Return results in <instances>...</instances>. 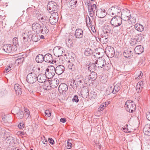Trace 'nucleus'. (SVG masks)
Masks as SVG:
<instances>
[{
    "label": "nucleus",
    "mask_w": 150,
    "mask_h": 150,
    "mask_svg": "<svg viewBox=\"0 0 150 150\" xmlns=\"http://www.w3.org/2000/svg\"><path fill=\"white\" fill-rule=\"evenodd\" d=\"M125 107L126 110L129 112H132L135 110V105L131 100L126 101Z\"/></svg>",
    "instance_id": "f257e3e1"
},
{
    "label": "nucleus",
    "mask_w": 150,
    "mask_h": 150,
    "mask_svg": "<svg viewBox=\"0 0 150 150\" xmlns=\"http://www.w3.org/2000/svg\"><path fill=\"white\" fill-rule=\"evenodd\" d=\"M122 19L121 17L117 16L113 17L110 21L111 25L114 27L120 26L122 23Z\"/></svg>",
    "instance_id": "f03ea898"
},
{
    "label": "nucleus",
    "mask_w": 150,
    "mask_h": 150,
    "mask_svg": "<svg viewBox=\"0 0 150 150\" xmlns=\"http://www.w3.org/2000/svg\"><path fill=\"white\" fill-rule=\"evenodd\" d=\"M55 73L54 67L53 66H48L46 69L45 74L48 79L51 78L54 75Z\"/></svg>",
    "instance_id": "7ed1b4c3"
},
{
    "label": "nucleus",
    "mask_w": 150,
    "mask_h": 150,
    "mask_svg": "<svg viewBox=\"0 0 150 150\" xmlns=\"http://www.w3.org/2000/svg\"><path fill=\"white\" fill-rule=\"evenodd\" d=\"M110 15L112 17L117 16L120 13L121 10L120 7L117 6H112L109 9Z\"/></svg>",
    "instance_id": "20e7f679"
},
{
    "label": "nucleus",
    "mask_w": 150,
    "mask_h": 150,
    "mask_svg": "<svg viewBox=\"0 0 150 150\" xmlns=\"http://www.w3.org/2000/svg\"><path fill=\"white\" fill-rule=\"evenodd\" d=\"M37 80V75L34 72L29 73L26 77L27 81L30 83H33Z\"/></svg>",
    "instance_id": "39448f33"
},
{
    "label": "nucleus",
    "mask_w": 150,
    "mask_h": 150,
    "mask_svg": "<svg viewBox=\"0 0 150 150\" xmlns=\"http://www.w3.org/2000/svg\"><path fill=\"white\" fill-rule=\"evenodd\" d=\"M130 13L129 10L125 9L122 11L121 18L124 21H127L131 15Z\"/></svg>",
    "instance_id": "423d86ee"
},
{
    "label": "nucleus",
    "mask_w": 150,
    "mask_h": 150,
    "mask_svg": "<svg viewBox=\"0 0 150 150\" xmlns=\"http://www.w3.org/2000/svg\"><path fill=\"white\" fill-rule=\"evenodd\" d=\"M58 20V13L54 12L52 13L50 18V21L52 25H54Z\"/></svg>",
    "instance_id": "0eeeda50"
},
{
    "label": "nucleus",
    "mask_w": 150,
    "mask_h": 150,
    "mask_svg": "<svg viewBox=\"0 0 150 150\" xmlns=\"http://www.w3.org/2000/svg\"><path fill=\"white\" fill-rule=\"evenodd\" d=\"M105 62L106 61L103 58H99L95 62V66L98 68H101L104 67Z\"/></svg>",
    "instance_id": "6e6552de"
},
{
    "label": "nucleus",
    "mask_w": 150,
    "mask_h": 150,
    "mask_svg": "<svg viewBox=\"0 0 150 150\" xmlns=\"http://www.w3.org/2000/svg\"><path fill=\"white\" fill-rule=\"evenodd\" d=\"M47 9L51 11H57V3L54 1L49 2L47 5Z\"/></svg>",
    "instance_id": "1a4fd4ad"
},
{
    "label": "nucleus",
    "mask_w": 150,
    "mask_h": 150,
    "mask_svg": "<svg viewBox=\"0 0 150 150\" xmlns=\"http://www.w3.org/2000/svg\"><path fill=\"white\" fill-rule=\"evenodd\" d=\"M63 49L60 46H56L54 47L53 50L54 55L56 57H59L62 55L63 53Z\"/></svg>",
    "instance_id": "9d476101"
},
{
    "label": "nucleus",
    "mask_w": 150,
    "mask_h": 150,
    "mask_svg": "<svg viewBox=\"0 0 150 150\" xmlns=\"http://www.w3.org/2000/svg\"><path fill=\"white\" fill-rule=\"evenodd\" d=\"M105 53L108 57L112 58L115 54L114 48L110 46L107 47L105 49Z\"/></svg>",
    "instance_id": "9b49d317"
},
{
    "label": "nucleus",
    "mask_w": 150,
    "mask_h": 150,
    "mask_svg": "<svg viewBox=\"0 0 150 150\" xmlns=\"http://www.w3.org/2000/svg\"><path fill=\"white\" fill-rule=\"evenodd\" d=\"M32 28L33 30L36 33H40L42 26L40 24L37 23H34L32 25Z\"/></svg>",
    "instance_id": "f8f14e48"
},
{
    "label": "nucleus",
    "mask_w": 150,
    "mask_h": 150,
    "mask_svg": "<svg viewBox=\"0 0 150 150\" xmlns=\"http://www.w3.org/2000/svg\"><path fill=\"white\" fill-rule=\"evenodd\" d=\"M47 78L46 75L43 74H40L37 76V80L40 83H48V81H46Z\"/></svg>",
    "instance_id": "ddd939ff"
},
{
    "label": "nucleus",
    "mask_w": 150,
    "mask_h": 150,
    "mask_svg": "<svg viewBox=\"0 0 150 150\" xmlns=\"http://www.w3.org/2000/svg\"><path fill=\"white\" fill-rule=\"evenodd\" d=\"M48 82L50 84V87L53 88H56L58 86L59 83V81L57 79H52Z\"/></svg>",
    "instance_id": "4468645a"
},
{
    "label": "nucleus",
    "mask_w": 150,
    "mask_h": 150,
    "mask_svg": "<svg viewBox=\"0 0 150 150\" xmlns=\"http://www.w3.org/2000/svg\"><path fill=\"white\" fill-rule=\"evenodd\" d=\"M96 15L99 18H102L106 15V13L104 9H99L96 12Z\"/></svg>",
    "instance_id": "2eb2a0df"
},
{
    "label": "nucleus",
    "mask_w": 150,
    "mask_h": 150,
    "mask_svg": "<svg viewBox=\"0 0 150 150\" xmlns=\"http://www.w3.org/2000/svg\"><path fill=\"white\" fill-rule=\"evenodd\" d=\"M110 36V35L103 34L100 36V40L103 43L106 44L108 42Z\"/></svg>",
    "instance_id": "dca6fc26"
},
{
    "label": "nucleus",
    "mask_w": 150,
    "mask_h": 150,
    "mask_svg": "<svg viewBox=\"0 0 150 150\" xmlns=\"http://www.w3.org/2000/svg\"><path fill=\"white\" fill-rule=\"evenodd\" d=\"M68 89L67 85L64 83H62L59 86L58 90L60 93H64Z\"/></svg>",
    "instance_id": "f3484780"
},
{
    "label": "nucleus",
    "mask_w": 150,
    "mask_h": 150,
    "mask_svg": "<svg viewBox=\"0 0 150 150\" xmlns=\"http://www.w3.org/2000/svg\"><path fill=\"white\" fill-rule=\"evenodd\" d=\"M112 27L110 25H105L104 27L103 30V33L110 36L111 34Z\"/></svg>",
    "instance_id": "a211bd4d"
},
{
    "label": "nucleus",
    "mask_w": 150,
    "mask_h": 150,
    "mask_svg": "<svg viewBox=\"0 0 150 150\" xmlns=\"http://www.w3.org/2000/svg\"><path fill=\"white\" fill-rule=\"evenodd\" d=\"M32 35L31 31L28 30H26L25 32L23 34V40L25 41H26L28 39L30 40Z\"/></svg>",
    "instance_id": "6ab92c4d"
},
{
    "label": "nucleus",
    "mask_w": 150,
    "mask_h": 150,
    "mask_svg": "<svg viewBox=\"0 0 150 150\" xmlns=\"http://www.w3.org/2000/svg\"><path fill=\"white\" fill-rule=\"evenodd\" d=\"M65 68L62 65H59L57 66L55 68V73L59 75L62 74L64 71Z\"/></svg>",
    "instance_id": "aec40b11"
},
{
    "label": "nucleus",
    "mask_w": 150,
    "mask_h": 150,
    "mask_svg": "<svg viewBox=\"0 0 150 150\" xmlns=\"http://www.w3.org/2000/svg\"><path fill=\"white\" fill-rule=\"evenodd\" d=\"M75 62L70 60H69L67 63V66L69 69L71 71H74L75 68V66L74 64Z\"/></svg>",
    "instance_id": "412c9836"
},
{
    "label": "nucleus",
    "mask_w": 150,
    "mask_h": 150,
    "mask_svg": "<svg viewBox=\"0 0 150 150\" xmlns=\"http://www.w3.org/2000/svg\"><path fill=\"white\" fill-rule=\"evenodd\" d=\"M44 61L46 62L52 63L53 62L52 55L49 53L46 54L44 56Z\"/></svg>",
    "instance_id": "4be33fe9"
},
{
    "label": "nucleus",
    "mask_w": 150,
    "mask_h": 150,
    "mask_svg": "<svg viewBox=\"0 0 150 150\" xmlns=\"http://www.w3.org/2000/svg\"><path fill=\"white\" fill-rule=\"evenodd\" d=\"M12 46L10 44H7L4 45L3 47L4 50L7 53H10L11 52L13 49L12 48Z\"/></svg>",
    "instance_id": "5701e85b"
},
{
    "label": "nucleus",
    "mask_w": 150,
    "mask_h": 150,
    "mask_svg": "<svg viewBox=\"0 0 150 150\" xmlns=\"http://www.w3.org/2000/svg\"><path fill=\"white\" fill-rule=\"evenodd\" d=\"M75 34L76 38H81L83 36V31L81 29H78L76 30Z\"/></svg>",
    "instance_id": "b1692460"
},
{
    "label": "nucleus",
    "mask_w": 150,
    "mask_h": 150,
    "mask_svg": "<svg viewBox=\"0 0 150 150\" xmlns=\"http://www.w3.org/2000/svg\"><path fill=\"white\" fill-rule=\"evenodd\" d=\"M100 50H102L101 49H97L96 50L95 52L93 53V55L95 58L98 59L101 57L102 56V54L100 52Z\"/></svg>",
    "instance_id": "393cba45"
},
{
    "label": "nucleus",
    "mask_w": 150,
    "mask_h": 150,
    "mask_svg": "<svg viewBox=\"0 0 150 150\" xmlns=\"http://www.w3.org/2000/svg\"><path fill=\"white\" fill-rule=\"evenodd\" d=\"M135 53L137 54L142 53L143 52V47L140 45L136 46L134 49Z\"/></svg>",
    "instance_id": "a878e982"
},
{
    "label": "nucleus",
    "mask_w": 150,
    "mask_h": 150,
    "mask_svg": "<svg viewBox=\"0 0 150 150\" xmlns=\"http://www.w3.org/2000/svg\"><path fill=\"white\" fill-rule=\"evenodd\" d=\"M136 15L135 14L131 15L129 20L127 21L129 24H133L136 22Z\"/></svg>",
    "instance_id": "bb28decb"
},
{
    "label": "nucleus",
    "mask_w": 150,
    "mask_h": 150,
    "mask_svg": "<svg viewBox=\"0 0 150 150\" xmlns=\"http://www.w3.org/2000/svg\"><path fill=\"white\" fill-rule=\"evenodd\" d=\"M143 131L145 135L150 136V125L147 124L144 127Z\"/></svg>",
    "instance_id": "cd10ccee"
},
{
    "label": "nucleus",
    "mask_w": 150,
    "mask_h": 150,
    "mask_svg": "<svg viewBox=\"0 0 150 150\" xmlns=\"http://www.w3.org/2000/svg\"><path fill=\"white\" fill-rule=\"evenodd\" d=\"M14 87L16 94L18 95H21L22 91L21 86L18 84H16L15 85Z\"/></svg>",
    "instance_id": "c85d7f7f"
},
{
    "label": "nucleus",
    "mask_w": 150,
    "mask_h": 150,
    "mask_svg": "<svg viewBox=\"0 0 150 150\" xmlns=\"http://www.w3.org/2000/svg\"><path fill=\"white\" fill-rule=\"evenodd\" d=\"M132 51L130 49L126 50L125 51L123 54L124 56L126 58H130L132 56Z\"/></svg>",
    "instance_id": "c756f323"
},
{
    "label": "nucleus",
    "mask_w": 150,
    "mask_h": 150,
    "mask_svg": "<svg viewBox=\"0 0 150 150\" xmlns=\"http://www.w3.org/2000/svg\"><path fill=\"white\" fill-rule=\"evenodd\" d=\"M6 141L7 143L12 145L14 142V139L12 136H9L6 137Z\"/></svg>",
    "instance_id": "7c9ffc66"
},
{
    "label": "nucleus",
    "mask_w": 150,
    "mask_h": 150,
    "mask_svg": "<svg viewBox=\"0 0 150 150\" xmlns=\"http://www.w3.org/2000/svg\"><path fill=\"white\" fill-rule=\"evenodd\" d=\"M135 29L138 31L142 32L144 30L143 26L139 23H137L134 25Z\"/></svg>",
    "instance_id": "2f4dec72"
},
{
    "label": "nucleus",
    "mask_w": 150,
    "mask_h": 150,
    "mask_svg": "<svg viewBox=\"0 0 150 150\" xmlns=\"http://www.w3.org/2000/svg\"><path fill=\"white\" fill-rule=\"evenodd\" d=\"M35 59L38 63H41L44 60V56L42 54H39L36 56Z\"/></svg>",
    "instance_id": "473e14b6"
},
{
    "label": "nucleus",
    "mask_w": 150,
    "mask_h": 150,
    "mask_svg": "<svg viewBox=\"0 0 150 150\" xmlns=\"http://www.w3.org/2000/svg\"><path fill=\"white\" fill-rule=\"evenodd\" d=\"M13 48L14 47L13 49V51H16L17 50V45L18 44V39L16 38H14L13 39Z\"/></svg>",
    "instance_id": "72a5a7b5"
},
{
    "label": "nucleus",
    "mask_w": 150,
    "mask_h": 150,
    "mask_svg": "<svg viewBox=\"0 0 150 150\" xmlns=\"http://www.w3.org/2000/svg\"><path fill=\"white\" fill-rule=\"evenodd\" d=\"M77 2V1L76 0H70L69 4V8L71 9L74 8L76 6V5Z\"/></svg>",
    "instance_id": "f704fd0d"
},
{
    "label": "nucleus",
    "mask_w": 150,
    "mask_h": 150,
    "mask_svg": "<svg viewBox=\"0 0 150 150\" xmlns=\"http://www.w3.org/2000/svg\"><path fill=\"white\" fill-rule=\"evenodd\" d=\"M49 32V28L48 27L46 26H43L41 29V31L40 33H42L43 34H47Z\"/></svg>",
    "instance_id": "c9c22d12"
},
{
    "label": "nucleus",
    "mask_w": 150,
    "mask_h": 150,
    "mask_svg": "<svg viewBox=\"0 0 150 150\" xmlns=\"http://www.w3.org/2000/svg\"><path fill=\"white\" fill-rule=\"evenodd\" d=\"M92 81L95 80L97 78V74L95 72H92L89 76Z\"/></svg>",
    "instance_id": "e433bc0d"
},
{
    "label": "nucleus",
    "mask_w": 150,
    "mask_h": 150,
    "mask_svg": "<svg viewBox=\"0 0 150 150\" xmlns=\"http://www.w3.org/2000/svg\"><path fill=\"white\" fill-rule=\"evenodd\" d=\"M97 67L95 66V63L91 64L88 67V70L91 72H94Z\"/></svg>",
    "instance_id": "4c0bfd02"
},
{
    "label": "nucleus",
    "mask_w": 150,
    "mask_h": 150,
    "mask_svg": "<svg viewBox=\"0 0 150 150\" xmlns=\"http://www.w3.org/2000/svg\"><path fill=\"white\" fill-rule=\"evenodd\" d=\"M40 21L45 23H47L49 21V17L46 16H42L40 19ZM44 24V23H42Z\"/></svg>",
    "instance_id": "58836bf2"
},
{
    "label": "nucleus",
    "mask_w": 150,
    "mask_h": 150,
    "mask_svg": "<svg viewBox=\"0 0 150 150\" xmlns=\"http://www.w3.org/2000/svg\"><path fill=\"white\" fill-rule=\"evenodd\" d=\"M120 86L116 85L115 86L112 92L114 94H116L120 90Z\"/></svg>",
    "instance_id": "ea45409f"
},
{
    "label": "nucleus",
    "mask_w": 150,
    "mask_h": 150,
    "mask_svg": "<svg viewBox=\"0 0 150 150\" xmlns=\"http://www.w3.org/2000/svg\"><path fill=\"white\" fill-rule=\"evenodd\" d=\"M103 67V70L104 71H105L110 69L111 65L109 64H106L105 62Z\"/></svg>",
    "instance_id": "a19ab883"
},
{
    "label": "nucleus",
    "mask_w": 150,
    "mask_h": 150,
    "mask_svg": "<svg viewBox=\"0 0 150 150\" xmlns=\"http://www.w3.org/2000/svg\"><path fill=\"white\" fill-rule=\"evenodd\" d=\"M31 39L33 41L35 42H37L40 40L38 35L36 36L34 34L32 35Z\"/></svg>",
    "instance_id": "79ce46f5"
},
{
    "label": "nucleus",
    "mask_w": 150,
    "mask_h": 150,
    "mask_svg": "<svg viewBox=\"0 0 150 150\" xmlns=\"http://www.w3.org/2000/svg\"><path fill=\"white\" fill-rule=\"evenodd\" d=\"M16 117L18 119H21L24 116L23 112L22 111H19L16 115Z\"/></svg>",
    "instance_id": "37998d69"
},
{
    "label": "nucleus",
    "mask_w": 150,
    "mask_h": 150,
    "mask_svg": "<svg viewBox=\"0 0 150 150\" xmlns=\"http://www.w3.org/2000/svg\"><path fill=\"white\" fill-rule=\"evenodd\" d=\"M92 53V50L90 48H87L84 53L85 54L86 56H89Z\"/></svg>",
    "instance_id": "c03bdc74"
},
{
    "label": "nucleus",
    "mask_w": 150,
    "mask_h": 150,
    "mask_svg": "<svg viewBox=\"0 0 150 150\" xmlns=\"http://www.w3.org/2000/svg\"><path fill=\"white\" fill-rule=\"evenodd\" d=\"M88 11L90 16L91 17H93L94 15V11L93 9L88 6Z\"/></svg>",
    "instance_id": "a18cd8bd"
},
{
    "label": "nucleus",
    "mask_w": 150,
    "mask_h": 150,
    "mask_svg": "<svg viewBox=\"0 0 150 150\" xmlns=\"http://www.w3.org/2000/svg\"><path fill=\"white\" fill-rule=\"evenodd\" d=\"M66 43L68 46H71L73 44V41L71 39H69L68 40H66Z\"/></svg>",
    "instance_id": "49530a36"
},
{
    "label": "nucleus",
    "mask_w": 150,
    "mask_h": 150,
    "mask_svg": "<svg viewBox=\"0 0 150 150\" xmlns=\"http://www.w3.org/2000/svg\"><path fill=\"white\" fill-rule=\"evenodd\" d=\"M70 85L74 90L76 89L77 87V84L74 81L71 82Z\"/></svg>",
    "instance_id": "de8ad7c7"
},
{
    "label": "nucleus",
    "mask_w": 150,
    "mask_h": 150,
    "mask_svg": "<svg viewBox=\"0 0 150 150\" xmlns=\"http://www.w3.org/2000/svg\"><path fill=\"white\" fill-rule=\"evenodd\" d=\"M137 41L136 39H131L130 41V44L132 46H134L136 44Z\"/></svg>",
    "instance_id": "09e8293b"
},
{
    "label": "nucleus",
    "mask_w": 150,
    "mask_h": 150,
    "mask_svg": "<svg viewBox=\"0 0 150 150\" xmlns=\"http://www.w3.org/2000/svg\"><path fill=\"white\" fill-rule=\"evenodd\" d=\"M7 93L5 89H4L0 92V96H5L6 95Z\"/></svg>",
    "instance_id": "8fccbe9b"
},
{
    "label": "nucleus",
    "mask_w": 150,
    "mask_h": 150,
    "mask_svg": "<svg viewBox=\"0 0 150 150\" xmlns=\"http://www.w3.org/2000/svg\"><path fill=\"white\" fill-rule=\"evenodd\" d=\"M45 113L46 117H49L51 116V112L49 110H45Z\"/></svg>",
    "instance_id": "3c124183"
},
{
    "label": "nucleus",
    "mask_w": 150,
    "mask_h": 150,
    "mask_svg": "<svg viewBox=\"0 0 150 150\" xmlns=\"http://www.w3.org/2000/svg\"><path fill=\"white\" fill-rule=\"evenodd\" d=\"M24 60V58L23 57H21L17 59L16 61L18 63H22L23 62Z\"/></svg>",
    "instance_id": "603ef678"
},
{
    "label": "nucleus",
    "mask_w": 150,
    "mask_h": 150,
    "mask_svg": "<svg viewBox=\"0 0 150 150\" xmlns=\"http://www.w3.org/2000/svg\"><path fill=\"white\" fill-rule=\"evenodd\" d=\"M143 88V86L137 85V90L138 93L140 92L142 90Z\"/></svg>",
    "instance_id": "864d4df0"
},
{
    "label": "nucleus",
    "mask_w": 150,
    "mask_h": 150,
    "mask_svg": "<svg viewBox=\"0 0 150 150\" xmlns=\"http://www.w3.org/2000/svg\"><path fill=\"white\" fill-rule=\"evenodd\" d=\"M70 140L68 139L67 141V149H70L72 147V144L71 142H70Z\"/></svg>",
    "instance_id": "5fc2aeb1"
},
{
    "label": "nucleus",
    "mask_w": 150,
    "mask_h": 150,
    "mask_svg": "<svg viewBox=\"0 0 150 150\" xmlns=\"http://www.w3.org/2000/svg\"><path fill=\"white\" fill-rule=\"evenodd\" d=\"M77 85H78L79 86H80L81 87H82L83 86V82H82V81L81 80H79L78 81H77Z\"/></svg>",
    "instance_id": "6e6d98bb"
},
{
    "label": "nucleus",
    "mask_w": 150,
    "mask_h": 150,
    "mask_svg": "<svg viewBox=\"0 0 150 150\" xmlns=\"http://www.w3.org/2000/svg\"><path fill=\"white\" fill-rule=\"evenodd\" d=\"M11 70V67L10 66H9L8 67H7L5 69L4 72V73H6L8 71H10Z\"/></svg>",
    "instance_id": "4d7b16f0"
},
{
    "label": "nucleus",
    "mask_w": 150,
    "mask_h": 150,
    "mask_svg": "<svg viewBox=\"0 0 150 150\" xmlns=\"http://www.w3.org/2000/svg\"><path fill=\"white\" fill-rule=\"evenodd\" d=\"M105 107L103 103H102L101 105L100 106L99 108L98 109V111H102L104 109V107Z\"/></svg>",
    "instance_id": "13d9d810"
},
{
    "label": "nucleus",
    "mask_w": 150,
    "mask_h": 150,
    "mask_svg": "<svg viewBox=\"0 0 150 150\" xmlns=\"http://www.w3.org/2000/svg\"><path fill=\"white\" fill-rule=\"evenodd\" d=\"M145 82L144 80H142L141 81H139L137 84V85L139 86H143L145 84Z\"/></svg>",
    "instance_id": "bf43d9fd"
},
{
    "label": "nucleus",
    "mask_w": 150,
    "mask_h": 150,
    "mask_svg": "<svg viewBox=\"0 0 150 150\" xmlns=\"http://www.w3.org/2000/svg\"><path fill=\"white\" fill-rule=\"evenodd\" d=\"M79 100L77 96V95L75 96L72 99V101L73 102L75 101L76 103L78 102L79 101Z\"/></svg>",
    "instance_id": "052dcab7"
},
{
    "label": "nucleus",
    "mask_w": 150,
    "mask_h": 150,
    "mask_svg": "<svg viewBox=\"0 0 150 150\" xmlns=\"http://www.w3.org/2000/svg\"><path fill=\"white\" fill-rule=\"evenodd\" d=\"M91 79L88 76V77H87L86 78V79L84 80V82H85L86 84L88 83H90L89 81H90Z\"/></svg>",
    "instance_id": "680f3d73"
},
{
    "label": "nucleus",
    "mask_w": 150,
    "mask_h": 150,
    "mask_svg": "<svg viewBox=\"0 0 150 150\" xmlns=\"http://www.w3.org/2000/svg\"><path fill=\"white\" fill-rule=\"evenodd\" d=\"M18 127L20 129H22L24 127V124L23 123H20L18 125Z\"/></svg>",
    "instance_id": "e2e57ef3"
},
{
    "label": "nucleus",
    "mask_w": 150,
    "mask_h": 150,
    "mask_svg": "<svg viewBox=\"0 0 150 150\" xmlns=\"http://www.w3.org/2000/svg\"><path fill=\"white\" fill-rule=\"evenodd\" d=\"M48 141L51 144H54V141L52 138H49L48 139Z\"/></svg>",
    "instance_id": "0e129e2a"
},
{
    "label": "nucleus",
    "mask_w": 150,
    "mask_h": 150,
    "mask_svg": "<svg viewBox=\"0 0 150 150\" xmlns=\"http://www.w3.org/2000/svg\"><path fill=\"white\" fill-rule=\"evenodd\" d=\"M89 18V22H87V21H86V23L89 26H91L92 25V21L90 19V18L88 17Z\"/></svg>",
    "instance_id": "69168bd1"
},
{
    "label": "nucleus",
    "mask_w": 150,
    "mask_h": 150,
    "mask_svg": "<svg viewBox=\"0 0 150 150\" xmlns=\"http://www.w3.org/2000/svg\"><path fill=\"white\" fill-rule=\"evenodd\" d=\"M24 110L25 111L27 115H28V117H29V116L30 115L29 110L26 108H24Z\"/></svg>",
    "instance_id": "338daca9"
},
{
    "label": "nucleus",
    "mask_w": 150,
    "mask_h": 150,
    "mask_svg": "<svg viewBox=\"0 0 150 150\" xmlns=\"http://www.w3.org/2000/svg\"><path fill=\"white\" fill-rule=\"evenodd\" d=\"M146 118L149 120L150 121V112H148L147 114Z\"/></svg>",
    "instance_id": "774afa93"
}]
</instances>
